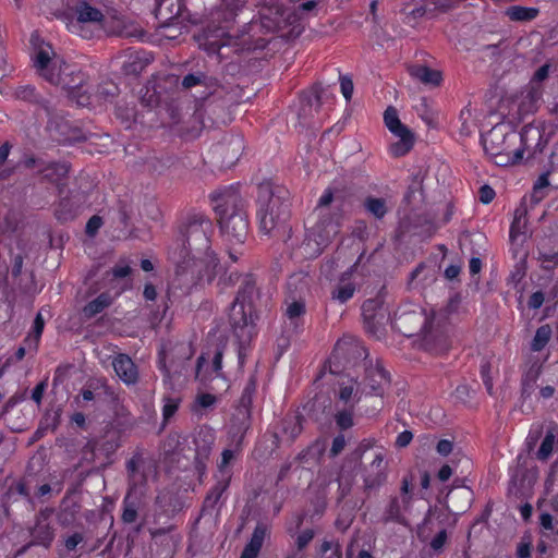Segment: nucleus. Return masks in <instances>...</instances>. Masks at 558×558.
Returning a JSON list of instances; mask_svg holds the SVG:
<instances>
[{
  "mask_svg": "<svg viewBox=\"0 0 558 558\" xmlns=\"http://www.w3.org/2000/svg\"><path fill=\"white\" fill-rule=\"evenodd\" d=\"M214 232L213 221L206 215H187L179 226L178 263L189 264L186 259H202L203 255H207Z\"/></svg>",
  "mask_w": 558,
  "mask_h": 558,
  "instance_id": "nucleus-2",
  "label": "nucleus"
},
{
  "mask_svg": "<svg viewBox=\"0 0 558 558\" xmlns=\"http://www.w3.org/2000/svg\"><path fill=\"white\" fill-rule=\"evenodd\" d=\"M418 349L433 355H441L449 351L451 341L447 332L446 318L430 313V318L415 340Z\"/></svg>",
  "mask_w": 558,
  "mask_h": 558,
  "instance_id": "nucleus-5",
  "label": "nucleus"
},
{
  "mask_svg": "<svg viewBox=\"0 0 558 558\" xmlns=\"http://www.w3.org/2000/svg\"><path fill=\"white\" fill-rule=\"evenodd\" d=\"M162 417L165 422H168L178 411L180 399L163 397Z\"/></svg>",
  "mask_w": 558,
  "mask_h": 558,
  "instance_id": "nucleus-63",
  "label": "nucleus"
},
{
  "mask_svg": "<svg viewBox=\"0 0 558 558\" xmlns=\"http://www.w3.org/2000/svg\"><path fill=\"white\" fill-rule=\"evenodd\" d=\"M542 374V364L534 362L523 374L521 380V396L523 399L529 398L535 390L537 379Z\"/></svg>",
  "mask_w": 558,
  "mask_h": 558,
  "instance_id": "nucleus-32",
  "label": "nucleus"
},
{
  "mask_svg": "<svg viewBox=\"0 0 558 558\" xmlns=\"http://www.w3.org/2000/svg\"><path fill=\"white\" fill-rule=\"evenodd\" d=\"M119 94V87L112 81L100 83L95 92V97L99 100H111Z\"/></svg>",
  "mask_w": 558,
  "mask_h": 558,
  "instance_id": "nucleus-56",
  "label": "nucleus"
},
{
  "mask_svg": "<svg viewBox=\"0 0 558 558\" xmlns=\"http://www.w3.org/2000/svg\"><path fill=\"white\" fill-rule=\"evenodd\" d=\"M421 17L434 19V7L429 0H415L413 8L407 12V19L417 20Z\"/></svg>",
  "mask_w": 558,
  "mask_h": 558,
  "instance_id": "nucleus-44",
  "label": "nucleus"
},
{
  "mask_svg": "<svg viewBox=\"0 0 558 558\" xmlns=\"http://www.w3.org/2000/svg\"><path fill=\"white\" fill-rule=\"evenodd\" d=\"M526 225V208L521 206L514 210L513 221L510 227V240L512 242L525 234Z\"/></svg>",
  "mask_w": 558,
  "mask_h": 558,
  "instance_id": "nucleus-37",
  "label": "nucleus"
},
{
  "mask_svg": "<svg viewBox=\"0 0 558 558\" xmlns=\"http://www.w3.org/2000/svg\"><path fill=\"white\" fill-rule=\"evenodd\" d=\"M186 441L179 433H170L162 442V450L166 458L181 454L183 451L182 445Z\"/></svg>",
  "mask_w": 558,
  "mask_h": 558,
  "instance_id": "nucleus-40",
  "label": "nucleus"
},
{
  "mask_svg": "<svg viewBox=\"0 0 558 558\" xmlns=\"http://www.w3.org/2000/svg\"><path fill=\"white\" fill-rule=\"evenodd\" d=\"M50 50H52V47L49 44H46V48H39L34 60V66L40 76L57 85L60 83V74L49 66L51 63Z\"/></svg>",
  "mask_w": 558,
  "mask_h": 558,
  "instance_id": "nucleus-23",
  "label": "nucleus"
},
{
  "mask_svg": "<svg viewBox=\"0 0 558 558\" xmlns=\"http://www.w3.org/2000/svg\"><path fill=\"white\" fill-rule=\"evenodd\" d=\"M54 532L56 530L50 523L35 522L34 526L29 529L32 544L49 549L56 536Z\"/></svg>",
  "mask_w": 558,
  "mask_h": 558,
  "instance_id": "nucleus-29",
  "label": "nucleus"
},
{
  "mask_svg": "<svg viewBox=\"0 0 558 558\" xmlns=\"http://www.w3.org/2000/svg\"><path fill=\"white\" fill-rule=\"evenodd\" d=\"M54 216L61 222L74 219L75 211L73 210L71 202L68 198H63L60 201L56 209Z\"/></svg>",
  "mask_w": 558,
  "mask_h": 558,
  "instance_id": "nucleus-59",
  "label": "nucleus"
},
{
  "mask_svg": "<svg viewBox=\"0 0 558 558\" xmlns=\"http://www.w3.org/2000/svg\"><path fill=\"white\" fill-rule=\"evenodd\" d=\"M45 320L41 316V313H37L34 319L33 325V336H27L24 340V343L27 345L29 350L37 351L38 343L44 331Z\"/></svg>",
  "mask_w": 558,
  "mask_h": 558,
  "instance_id": "nucleus-47",
  "label": "nucleus"
},
{
  "mask_svg": "<svg viewBox=\"0 0 558 558\" xmlns=\"http://www.w3.org/2000/svg\"><path fill=\"white\" fill-rule=\"evenodd\" d=\"M54 128L60 136H62V141L64 142H76L85 140L80 129L69 126L68 122L63 119H61L59 122H56Z\"/></svg>",
  "mask_w": 558,
  "mask_h": 558,
  "instance_id": "nucleus-49",
  "label": "nucleus"
},
{
  "mask_svg": "<svg viewBox=\"0 0 558 558\" xmlns=\"http://www.w3.org/2000/svg\"><path fill=\"white\" fill-rule=\"evenodd\" d=\"M409 74L425 85L439 86L442 73L424 64H413L408 68Z\"/></svg>",
  "mask_w": 558,
  "mask_h": 558,
  "instance_id": "nucleus-28",
  "label": "nucleus"
},
{
  "mask_svg": "<svg viewBox=\"0 0 558 558\" xmlns=\"http://www.w3.org/2000/svg\"><path fill=\"white\" fill-rule=\"evenodd\" d=\"M306 313V305L303 299L293 300L288 303L284 316L290 320L294 329L302 325V318Z\"/></svg>",
  "mask_w": 558,
  "mask_h": 558,
  "instance_id": "nucleus-35",
  "label": "nucleus"
},
{
  "mask_svg": "<svg viewBox=\"0 0 558 558\" xmlns=\"http://www.w3.org/2000/svg\"><path fill=\"white\" fill-rule=\"evenodd\" d=\"M353 407L354 404H351L350 409L339 411L336 414V424L340 429L345 430L353 426Z\"/></svg>",
  "mask_w": 558,
  "mask_h": 558,
  "instance_id": "nucleus-62",
  "label": "nucleus"
},
{
  "mask_svg": "<svg viewBox=\"0 0 558 558\" xmlns=\"http://www.w3.org/2000/svg\"><path fill=\"white\" fill-rule=\"evenodd\" d=\"M257 219L259 231L277 235L287 229L290 218V192L282 185L265 181L257 186Z\"/></svg>",
  "mask_w": 558,
  "mask_h": 558,
  "instance_id": "nucleus-1",
  "label": "nucleus"
},
{
  "mask_svg": "<svg viewBox=\"0 0 558 558\" xmlns=\"http://www.w3.org/2000/svg\"><path fill=\"white\" fill-rule=\"evenodd\" d=\"M112 366L117 376L126 385H133L137 383V367L128 354H118L112 361Z\"/></svg>",
  "mask_w": 558,
  "mask_h": 558,
  "instance_id": "nucleus-22",
  "label": "nucleus"
},
{
  "mask_svg": "<svg viewBox=\"0 0 558 558\" xmlns=\"http://www.w3.org/2000/svg\"><path fill=\"white\" fill-rule=\"evenodd\" d=\"M157 5L155 9L156 17L161 20L166 25H170L171 22L182 15L186 9L183 0H156Z\"/></svg>",
  "mask_w": 558,
  "mask_h": 558,
  "instance_id": "nucleus-25",
  "label": "nucleus"
},
{
  "mask_svg": "<svg viewBox=\"0 0 558 558\" xmlns=\"http://www.w3.org/2000/svg\"><path fill=\"white\" fill-rule=\"evenodd\" d=\"M538 12L537 8L512 5L507 9L506 14L511 21L527 22L534 20Z\"/></svg>",
  "mask_w": 558,
  "mask_h": 558,
  "instance_id": "nucleus-43",
  "label": "nucleus"
},
{
  "mask_svg": "<svg viewBox=\"0 0 558 558\" xmlns=\"http://www.w3.org/2000/svg\"><path fill=\"white\" fill-rule=\"evenodd\" d=\"M229 322L234 336L240 343L250 342L255 332L253 306L245 307L239 302L230 306Z\"/></svg>",
  "mask_w": 558,
  "mask_h": 558,
  "instance_id": "nucleus-12",
  "label": "nucleus"
},
{
  "mask_svg": "<svg viewBox=\"0 0 558 558\" xmlns=\"http://www.w3.org/2000/svg\"><path fill=\"white\" fill-rule=\"evenodd\" d=\"M372 466L377 469V473L372 476L368 475L364 480V485L366 489H373L380 486L385 480L386 474L384 473V457L381 453H378L372 462Z\"/></svg>",
  "mask_w": 558,
  "mask_h": 558,
  "instance_id": "nucleus-41",
  "label": "nucleus"
},
{
  "mask_svg": "<svg viewBox=\"0 0 558 558\" xmlns=\"http://www.w3.org/2000/svg\"><path fill=\"white\" fill-rule=\"evenodd\" d=\"M87 447H90V450L94 453H100L109 460L110 457L120 447V444H119L118 438L112 437V438L104 439L101 441H88Z\"/></svg>",
  "mask_w": 558,
  "mask_h": 558,
  "instance_id": "nucleus-42",
  "label": "nucleus"
},
{
  "mask_svg": "<svg viewBox=\"0 0 558 558\" xmlns=\"http://www.w3.org/2000/svg\"><path fill=\"white\" fill-rule=\"evenodd\" d=\"M558 442V438L553 430H548L544 437L539 449L536 452L538 460L545 461L553 452L554 446Z\"/></svg>",
  "mask_w": 558,
  "mask_h": 558,
  "instance_id": "nucleus-53",
  "label": "nucleus"
},
{
  "mask_svg": "<svg viewBox=\"0 0 558 558\" xmlns=\"http://www.w3.org/2000/svg\"><path fill=\"white\" fill-rule=\"evenodd\" d=\"M229 487V480L218 481L205 497L202 513L215 509L222 494Z\"/></svg>",
  "mask_w": 558,
  "mask_h": 558,
  "instance_id": "nucleus-36",
  "label": "nucleus"
},
{
  "mask_svg": "<svg viewBox=\"0 0 558 558\" xmlns=\"http://www.w3.org/2000/svg\"><path fill=\"white\" fill-rule=\"evenodd\" d=\"M256 390V381L253 377H251L243 389L239 403L235 410H247L251 412V407L253 402V395Z\"/></svg>",
  "mask_w": 558,
  "mask_h": 558,
  "instance_id": "nucleus-54",
  "label": "nucleus"
},
{
  "mask_svg": "<svg viewBox=\"0 0 558 558\" xmlns=\"http://www.w3.org/2000/svg\"><path fill=\"white\" fill-rule=\"evenodd\" d=\"M243 149V137L230 135L213 147L211 158L220 168H229L239 160Z\"/></svg>",
  "mask_w": 558,
  "mask_h": 558,
  "instance_id": "nucleus-14",
  "label": "nucleus"
},
{
  "mask_svg": "<svg viewBox=\"0 0 558 558\" xmlns=\"http://www.w3.org/2000/svg\"><path fill=\"white\" fill-rule=\"evenodd\" d=\"M519 137L521 146L517 150H522V156L526 154V161L535 159L538 154H542L549 140L544 126L534 123L524 125Z\"/></svg>",
  "mask_w": 558,
  "mask_h": 558,
  "instance_id": "nucleus-13",
  "label": "nucleus"
},
{
  "mask_svg": "<svg viewBox=\"0 0 558 558\" xmlns=\"http://www.w3.org/2000/svg\"><path fill=\"white\" fill-rule=\"evenodd\" d=\"M250 427L251 412L247 410H235L231 416L229 435L236 447H241Z\"/></svg>",
  "mask_w": 558,
  "mask_h": 558,
  "instance_id": "nucleus-19",
  "label": "nucleus"
},
{
  "mask_svg": "<svg viewBox=\"0 0 558 558\" xmlns=\"http://www.w3.org/2000/svg\"><path fill=\"white\" fill-rule=\"evenodd\" d=\"M549 168L542 172L537 180L534 182L533 191H532V198L536 202H539L545 197L544 190L550 186L549 183V174L551 171L558 166V156L555 153H551L549 156Z\"/></svg>",
  "mask_w": 558,
  "mask_h": 558,
  "instance_id": "nucleus-31",
  "label": "nucleus"
},
{
  "mask_svg": "<svg viewBox=\"0 0 558 558\" xmlns=\"http://www.w3.org/2000/svg\"><path fill=\"white\" fill-rule=\"evenodd\" d=\"M268 533V525L264 522H258L250 542L243 548L240 558H257Z\"/></svg>",
  "mask_w": 558,
  "mask_h": 558,
  "instance_id": "nucleus-27",
  "label": "nucleus"
},
{
  "mask_svg": "<svg viewBox=\"0 0 558 558\" xmlns=\"http://www.w3.org/2000/svg\"><path fill=\"white\" fill-rule=\"evenodd\" d=\"M20 223V215L14 209H9L0 218V232L13 233L17 230Z\"/></svg>",
  "mask_w": 558,
  "mask_h": 558,
  "instance_id": "nucleus-52",
  "label": "nucleus"
},
{
  "mask_svg": "<svg viewBox=\"0 0 558 558\" xmlns=\"http://www.w3.org/2000/svg\"><path fill=\"white\" fill-rule=\"evenodd\" d=\"M70 171V165L65 161H51L47 163L39 170V173L43 174V179L54 183L60 193L62 192L61 186L64 185L62 182L68 178Z\"/></svg>",
  "mask_w": 558,
  "mask_h": 558,
  "instance_id": "nucleus-26",
  "label": "nucleus"
},
{
  "mask_svg": "<svg viewBox=\"0 0 558 558\" xmlns=\"http://www.w3.org/2000/svg\"><path fill=\"white\" fill-rule=\"evenodd\" d=\"M323 92V86L319 83H315L310 89L301 93V108L299 111V119L307 118L313 116L314 112H318L322 106Z\"/></svg>",
  "mask_w": 558,
  "mask_h": 558,
  "instance_id": "nucleus-18",
  "label": "nucleus"
},
{
  "mask_svg": "<svg viewBox=\"0 0 558 558\" xmlns=\"http://www.w3.org/2000/svg\"><path fill=\"white\" fill-rule=\"evenodd\" d=\"M472 502V490L470 488H462L460 490H450L446 496V508L449 513L456 517L465 512Z\"/></svg>",
  "mask_w": 558,
  "mask_h": 558,
  "instance_id": "nucleus-24",
  "label": "nucleus"
},
{
  "mask_svg": "<svg viewBox=\"0 0 558 558\" xmlns=\"http://www.w3.org/2000/svg\"><path fill=\"white\" fill-rule=\"evenodd\" d=\"M331 400L328 397L316 395L310 400L304 407V411L314 420L319 421L320 414H324L326 410H330Z\"/></svg>",
  "mask_w": 558,
  "mask_h": 558,
  "instance_id": "nucleus-34",
  "label": "nucleus"
},
{
  "mask_svg": "<svg viewBox=\"0 0 558 558\" xmlns=\"http://www.w3.org/2000/svg\"><path fill=\"white\" fill-rule=\"evenodd\" d=\"M245 0H225V21L229 22L234 20L238 11L244 7Z\"/></svg>",
  "mask_w": 558,
  "mask_h": 558,
  "instance_id": "nucleus-64",
  "label": "nucleus"
},
{
  "mask_svg": "<svg viewBox=\"0 0 558 558\" xmlns=\"http://www.w3.org/2000/svg\"><path fill=\"white\" fill-rule=\"evenodd\" d=\"M74 12L76 21L71 23L72 31L77 33L82 38L90 39L93 37V33L86 29L85 25H98V29H100L101 22L105 19L102 12L95 7H92L86 1H80L76 3Z\"/></svg>",
  "mask_w": 558,
  "mask_h": 558,
  "instance_id": "nucleus-15",
  "label": "nucleus"
},
{
  "mask_svg": "<svg viewBox=\"0 0 558 558\" xmlns=\"http://www.w3.org/2000/svg\"><path fill=\"white\" fill-rule=\"evenodd\" d=\"M518 135L506 132L504 126H494L483 138V147L499 167L517 165L522 160V150H517Z\"/></svg>",
  "mask_w": 558,
  "mask_h": 558,
  "instance_id": "nucleus-4",
  "label": "nucleus"
},
{
  "mask_svg": "<svg viewBox=\"0 0 558 558\" xmlns=\"http://www.w3.org/2000/svg\"><path fill=\"white\" fill-rule=\"evenodd\" d=\"M381 522L387 524L389 522H397L400 524H405V518L401 513V505L398 497H391L388 506L386 507Z\"/></svg>",
  "mask_w": 558,
  "mask_h": 558,
  "instance_id": "nucleus-38",
  "label": "nucleus"
},
{
  "mask_svg": "<svg viewBox=\"0 0 558 558\" xmlns=\"http://www.w3.org/2000/svg\"><path fill=\"white\" fill-rule=\"evenodd\" d=\"M14 96L17 99L40 106L48 116L53 114V108L50 105V101L37 94L35 87L31 85L17 87L14 92Z\"/></svg>",
  "mask_w": 558,
  "mask_h": 558,
  "instance_id": "nucleus-30",
  "label": "nucleus"
},
{
  "mask_svg": "<svg viewBox=\"0 0 558 558\" xmlns=\"http://www.w3.org/2000/svg\"><path fill=\"white\" fill-rule=\"evenodd\" d=\"M149 59L143 57L140 52L132 53L130 56V60L124 63L123 70L126 74L137 75L142 73V71L149 63Z\"/></svg>",
  "mask_w": 558,
  "mask_h": 558,
  "instance_id": "nucleus-50",
  "label": "nucleus"
},
{
  "mask_svg": "<svg viewBox=\"0 0 558 558\" xmlns=\"http://www.w3.org/2000/svg\"><path fill=\"white\" fill-rule=\"evenodd\" d=\"M255 291H256L255 282L251 279H246L243 282V284H242L241 289L239 290L238 295L233 302H239V303L245 305V307H250V305L253 306L252 296L255 293Z\"/></svg>",
  "mask_w": 558,
  "mask_h": 558,
  "instance_id": "nucleus-55",
  "label": "nucleus"
},
{
  "mask_svg": "<svg viewBox=\"0 0 558 558\" xmlns=\"http://www.w3.org/2000/svg\"><path fill=\"white\" fill-rule=\"evenodd\" d=\"M138 518L137 505L135 501L130 500V496L128 495L123 500V511L121 514V520L125 524L134 523Z\"/></svg>",
  "mask_w": 558,
  "mask_h": 558,
  "instance_id": "nucleus-57",
  "label": "nucleus"
},
{
  "mask_svg": "<svg viewBox=\"0 0 558 558\" xmlns=\"http://www.w3.org/2000/svg\"><path fill=\"white\" fill-rule=\"evenodd\" d=\"M430 314H427L421 306L404 304L398 307L392 319V327L405 337H417L426 326Z\"/></svg>",
  "mask_w": 558,
  "mask_h": 558,
  "instance_id": "nucleus-8",
  "label": "nucleus"
},
{
  "mask_svg": "<svg viewBox=\"0 0 558 558\" xmlns=\"http://www.w3.org/2000/svg\"><path fill=\"white\" fill-rule=\"evenodd\" d=\"M61 412L60 408L47 410L40 420L37 434H45L47 430L54 432L61 422Z\"/></svg>",
  "mask_w": 558,
  "mask_h": 558,
  "instance_id": "nucleus-39",
  "label": "nucleus"
},
{
  "mask_svg": "<svg viewBox=\"0 0 558 558\" xmlns=\"http://www.w3.org/2000/svg\"><path fill=\"white\" fill-rule=\"evenodd\" d=\"M112 303V298L109 293L102 292L96 299L88 302L82 310L84 318L90 319L104 310L109 307Z\"/></svg>",
  "mask_w": 558,
  "mask_h": 558,
  "instance_id": "nucleus-33",
  "label": "nucleus"
},
{
  "mask_svg": "<svg viewBox=\"0 0 558 558\" xmlns=\"http://www.w3.org/2000/svg\"><path fill=\"white\" fill-rule=\"evenodd\" d=\"M355 286L353 283H347L336 287L331 292V296L333 300H338L340 303H345L353 296Z\"/></svg>",
  "mask_w": 558,
  "mask_h": 558,
  "instance_id": "nucleus-61",
  "label": "nucleus"
},
{
  "mask_svg": "<svg viewBox=\"0 0 558 558\" xmlns=\"http://www.w3.org/2000/svg\"><path fill=\"white\" fill-rule=\"evenodd\" d=\"M317 7H318L317 0H307V1L302 2L299 5H296L294 8L293 13H289L291 21H292V25L294 24V22H296L301 19H304L308 15H316Z\"/></svg>",
  "mask_w": 558,
  "mask_h": 558,
  "instance_id": "nucleus-48",
  "label": "nucleus"
},
{
  "mask_svg": "<svg viewBox=\"0 0 558 558\" xmlns=\"http://www.w3.org/2000/svg\"><path fill=\"white\" fill-rule=\"evenodd\" d=\"M384 121L387 129L400 138L390 146L391 154L395 157L404 156L414 145V134L400 121L398 111L392 106L385 110Z\"/></svg>",
  "mask_w": 558,
  "mask_h": 558,
  "instance_id": "nucleus-11",
  "label": "nucleus"
},
{
  "mask_svg": "<svg viewBox=\"0 0 558 558\" xmlns=\"http://www.w3.org/2000/svg\"><path fill=\"white\" fill-rule=\"evenodd\" d=\"M338 233V226L329 221L318 222L305 235L299 246L300 254L305 259H312L319 256L324 248L331 242L332 238Z\"/></svg>",
  "mask_w": 558,
  "mask_h": 558,
  "instance_id": "nucleus-9",
  "label": "nucleus"
},
{
  "mask_svg": "<svg viewBox=\"0 0 558 558\" xmlns=\"http://www.w3.org/2000/svg\"><path fill=\"white\" fill-rule=\"evenodd\" d=\"M286 13L287 10L280 1L270 0L269 3H264L260 7L258 11L259 20L247 23V28L253 33L258 31H265V33L280 32L287 25H292L290 14Z\"/></svg>",
  "mask_w": 558,
  "mask_h": 558,
  "instance_id": "nucleus-7",
  "label": "nucleus"
},
{
  "mask_svg": "<svg viewBox=\"0 0 558 558\" xmlns=\"http://www.w3.org/2000/svg\"><path fill=\"white\" fill-rule=\"evenodd\" d=\"M364 208L376 219H381L387 214V204L384 198L367 196L364 201Z\"/></svg>",
  "mask_w": 558,
  "mask_h": 558,
  "instance_id": "nucleus-46",
  "label": "nucleus"
},
{
  "mask_svg": "<svg viewBox=\"0 0 558 558\" xmlns=\"http://www.w3.org/2000/svg\"><path fill=\"white\" fill-rule=\"evenodd\" d=\"M345 356L360 360V363H362L365 368V379L367 380L372 392L375 395H381L384 385H387L390 381L389 374L385 371L383 365L377 363L375 366L366 367L364 360L367 357V351L364 347L359 344H349L345 348L337 347L335 349L333 359L338 360Z\"/></svg>",
  "mask_w": 558,
  "mask_h": 558,
  "instance_id": "nucleus-6",
  "label": "nucleus"
},
{
  "mask_svg": "<svg viewBox=\"0 0 558 558\" xmlns=\"http://www.w3.org/2000/svg\"><path fill=\"white\" fill-rule=\"evenodd\" d=\"M187 263H179L183 271H190L191 274L197 272L199 281H206L210 283L216 277V269L219 266L218 259L210 253L203 255L202 259H187Z\"/></svg>",
  "mask_w": 558,
  "mask_h": 558,
  "instance_id": "nucleus-16",
  "label": "nucleus"
},
{
  "mask_svg": "<svg viewBox=\"0 0 558 558\" xmlns=\"http://www.w3.org/2000/svg\"><path fill=\"white\" fill-rule=\"evenodd\" d=\"M215 441V436L210 428L201 427L194 436L195 445V468L202 473L205 470V461L211 451Z\"/></svg>",
  "mask_w": 558,
  "mask_h": 558,
  "instance_id": "nucleus-17",
  "label": "nucleus"
},
{
  "mask_svg": "<svg viewBox=\"0 0 558 558\" xmlns=\"http://www.w3.org/2000/svg\"><path fill=\"white\" fill-rule=\"evenodd\" d=\"M304 416L302 414H287L280 422L279 433L274 437L279 441L280 436L289 442H293L303 430Z\"/></svg>",
  "mask_w": 558,
  "mask_h": 558,
  "instance_id": "nucleus-20",
  "label": "nucleus"
},
{
  "mask_svg": "<svg viewBox=\"0 0 558 558\" xmlns=\"http://www.w3.org/2000/svg\"><path fill=\"white\" fill-rule=\"evenodd\" d=\"M551 332V327L549 325H542L538 327L531 343L532 351L538 352L543 350L549 342Z\"/></svg>",
  "mask_w": 558,
  "mask_h": 558,
  "instance_id": "nucleus-51",
  "label": "nucleus"
},
{
  "mask_svg": "<svg viewBox=\"0 0 558 558\" xmlns=\"http://www.w3.org/2000/svg\"><path fill=\"white\" fill-rule=\"evenodd\" d=\"M256 33L250 32L247 28V25L245 26V29L242 32V34L236 35L239 38H243V44L247 45L250 48L253 49H264L268 40L265 38H257L255 41L253 40Z\"/></svg>",
  "mask_w": 558,
  "mask_h": 558,
  "instance_id": "nucleus-60",
  "label": "nucleus"
},
{
  "mask_svg": "<svg viewBox=\"0 0 558 558\" xmlns=\"http://www.w3.org/2000/svg\"><path fill=\"white\" fill-rule=\"evenodd\" d=\"M538 260L553 262V265H544L545 270H553L558 265V236L556 234L543 236L538 244Z\"/></svg>",
  "mask_w": 558,
  "mask_h": 558,
  "instance_id": "nucleus-21",
  "label": "nucleus"
},
{
  "mask_svg": "<svg viewBox=\"0 0 558 558\" xmlns=\"http://www.w3.org/2000/svg\"><path fill=\"white\" fill-rule=\"evenodd\" d=\"M526 258H527V254H524V256L514 265V268L508 278V282L510 284H513L514 287H517L522 281V279L525 277L526 268H527L526 267Z\"/></svg>",
  "mask_w": 558,
  "mask_h": 558,
  "instance_id": "nucleus-58",
  "label": "nucleus"
},
{
  "mask_svg": "<svg viewBox=\"0 0 558 558\" xmlns=\"http://www.w3.org/2000/svg\"><path fill=\"white\" fill-rule=\"evenodd\" d=\"M362 316L364 328L369 336L377 340L385 337L390 313L381 299L366 300L362 305Z\"/></svg>",
  "mask_w": 558,
  "mask_h": 558,
  "instance_id": "nucleus-10",
  "label": "nucleus"
},
{
  "mask_svg": "<svg viewBox=\"0 0 558 558\" xmlns=\"http://www.w3.org/2000/svg\"><path fill=\"white\" fill-rule=\"evenodd\" d=\"M216 206L221 232L230 242L244 243L248 233V220L238 193H228Z\"/></svg>",
  "mask_w": 558,
  "mask_h": 558,
  "instance_id": "nucleus-3",
  "label": "nucleus"
},
{
  "mask_svg": "<svg viewBox=\"0 0 558 558\" xmlns=\"http://www.w3.org/2000/svg\"><path fill=\"white\" fill-rule=\"evenodd\" d=\"M546 492L553 494L551 507L554 511L558 512V461H556L551 468L549 475L546 480Z\"/></svg>",
  "mask_w": 558,
  "mask_h": 558,
  "instance_id": "nucleus-45",
  "label": "nucleus"
}]
</instances>
